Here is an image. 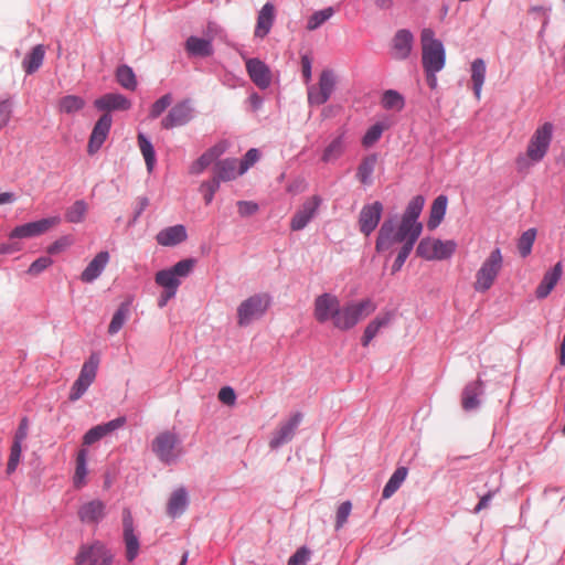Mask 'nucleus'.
I'll list each match as a JSON object with an SVG mask.
<instances>
[{
	"label": "nucleus",
	"instance_id": "f257e3e1",
	"mask_svg": "<svg viewBox=\"0 0 565 565\" xmlns=\"http://www.w3.org/2000/svg\"><path fill=\"white\" fill-rule=\"evenodd\" d=\"M422 231L401 218L390 217L383 222L379 231L375 248L377 252L391 250L396 244L414 247Z\"/></svg>",
	"mask_w": 565,
	"mask_h": 565
},
{
	"label": "nucleus",
	"instance_id": "f03ea898",
	"mask_svg": "<svg viewBox=\"0 0 565 565\" xmlns=\"http://www.w3.org/2000/svg\"><path fill=\"white\" fill-rule=\"evenodd\" d=\"M553 129L551 122H545L536 128L529 140L525 153L519 154L515 159V167L519 172H527L544 159L552 142Z\"/></svg>",
	"mask_w": 565,
	"mask_h": 565
},
{
	"label": "nucleus",
	"instance_id": "7ed1b4c3",
	"mask_svg": "<svg viewBox=\"0 0 565 565\" xmlns=\"http://www.w3.org/2000/svg\"><path fill=\"white\" fill-rule=\"evenodd\" d=\"M375 309L376 305L370 298L349 301L344 306H340L333 327L340 331L351 330L360 321L373 313Z\"/></svg>",
	"mask_w": 565,
	"mask_h": 565
},
{
	"label": "nucleus",
	"instance_id": "20e7f679",
	"mask_svg": "<svg viewBox=\"0 0 565 565\" xmlns=\"http://www.w3.org/2000/svg\"><path fill=\"white\" fill-rule=\"evenodd\" d=\"M420 42L424 70L441 71L446 64V51L443 42L435 38V32L429 28L422 31Z\"/></svg>",
	"mask_w": 565,
	"mask_h": 565
},
{
	"label": "nucleus",
	"instance_id": "39448f33",
	"mask_svg": "<svg viewBox=\"0 0 565 565\" xmlns=\"http://www.w3.org/2000/svg\"><path fill=\"white\" fill-rule=\"evenodd\" d=\"M503 268V256L500 248H494L481 263L475 276L473 289L484 294L491 289Z\"/></svg>",
	"mask_w": 565,
	"mask_h": 565
},
{
	"label": "nucleus",
	"instance_id": "423d86ee",
	"mask_svg": "<svg viewBox=\"0 0 565 565\" xmlns=\"http://www.w3.org/2000/svg\"><path fill=\"white\" fill-rule=\"evenodd\" d=\"M151 450L163 465L175 463L183 455V448L177 433L164 430L151 443Z\"/></svg>",
	"mask_w": 565,
	"mask_h": 565
},
{
	"label": "nucleus",
	"instance_id": "0eeeda50",
	"mask_svg": "<svg viewBox=\"0 0 565 565\" xmlns=\"http://www.w3.org/2000/svg\"><path fill=\"white\" fill-rule=\"evenodd\" d=\"M194 265V259H182L170 268L159 270L154 276V281L164 290L178 292L182 279L192 273Z\"/></svg>",
	"mask_w": 565,
	"mask_h": 565
},
{
	"label": "nucleus",
	"instance_id": "6e6552de",
	"mask_svg": "<svg viewBox=\"0 0 565 565\" xmlns=\"http://www.w3.org/2000/svg\"><path fill=\"white\" fill-rule=\"evenodd\" d=\"M270 306V297L265 294H257L248 297L237 307V323L241 327L249 326L253 321L260 319Z\"/></svg>",
	"mask_w": 565,
	"mask_h": 565
},
{
	"label": "nucleus",
	"instance_id": "1a4fd4ad",
	"mask_svg": "<svg viewBox=\"0 0 565 565\" xmlns=\"http://www.w3.org/2000/svg\"><path fill=\"white\" fill-rule=\"evenodd\" d=\"M456 249L457 243L454 239L425 237L417 245L416 253L426 260H445L449 259Z\"/></svg>",
	"mask_w": 565,
	"mask_h": 565
},
{
	"label": "nucleus",
	"instance_id": "9d476101",
	"mask_svg": "<svg viewBox=\"0 0 565 565\" xmlns=\"http://www.w3.org/2000/svg\"><path fill=\"white\" fill-rule=\"evenodd\" d=\"M99 355L92 353L82 365L81 372L76 381L73 383L68 398L71 402L78 401L94 383L99 366Z\"/></svg>",
	"mask_w": 565,
	"mask_h": 565
},
{
	"label": "nucleus",
	"instance_id": "9b49d317",
	"mask_svg": "<svg viewBox=\"0 0 565 565\" xmlns=\"http://www.w3.org/2000/svg\"><path fill=\"white\" fill-rule=\"evenodd\" d=\"M337 78L332 70H323L318 83L307 87L308 104L320 106L326 104L335 89Z\"/></svg>",
	"mask_w": 565,
	"mask_h": 565
},
{
	"label": "nucleus",
	"instance_id": "f8f14e48",
	"mask_svg": "<svg viewBox=\"0 0 565 565\" xmlns=\"http://www.w3.org/2000/svg\"><path fill=\"white\" fill-rule=\"evenodd\" d=\"M341 301L332 292H323L316 297L313 301V317L319 323L331 322L334 326Z\"/></svg>",
	"mask_w": 565,
	"mask_h": 565
},
{
	"label": "nucleus",
	"instance_id": "ddd939ff",
	"mask_svg": "<svg viewBox=\"0 0 565 565\" xmlns=\"http://www.w3.org/2000/svg\"><path fill=\"white\" fill-rule=\"evenodd\" d=\"M114 555L111 552L99 541L90 545L81 546L76 557V565H110Z\"/></svg>",
	"mask_w": 565,
	"mask_h": 565
},
{
	"label": "nucleus",
	"instance_id": "4468645a",
	"mask_svg": "<svg viewBox=\"0 0 565 565\" xmlns=\"http://www.w3.org/2000/svg\"><path fill=\"white\" fill-rule=\"evenodd\" d=\"M61 217L58 215L41 218L15 226L10 233L9 238H32L46 233L50 228L58 225Z\"/></svg>",
	"mask_w": 565,
	"mask_h": 565
},
{
	"label": "nucleus",
	"instance_id": "2eb2a0df",
	"mask_svg": "<svg viewBox=\"0 0 565 565\" xmlns=\"http://www.w3.org/2000/svg\"><path fill=\"white\" fill-rule=\"evenodd\" d=\"M301 420L302 415L300 413H295L286 422L281 423L279 427L273 433V436L269 440V447L276 450L291 441Z\"/></svg>",
	"mask_w": 565,
	"mask_h": 565
},
{
	"label": "nucleus",
	"instance_id": "dca6fc26",
	"mask_svg": "<svg viewBox=\"0 0 565 565\" xmlns=\"http://www.w3.org/2000/svg\"><path fill=\"white\" fill-rule=\"evenodd\" d=\"M122 536L126 547V557L128 562H132L139 554L140 542L135 532L134 519L129 509L122 511Z\"/></svg>",
	"mask_w": 565,
	"mask_h": 565
},
{
	"label": "nucleus",
	"instance_id": "f3484780",
	"mask_svg": "<svg viewBox=\"0 0 565 565\" xmlns=\"http://www.w3.org/2000/svg\"><path fill=\"white\" fill-rule=\"evenodd\" d=\"M193 107L191 100L186 99L175 104L162 119L161 126L164 129H172L186 125L193 118Z\"/></svg>",
	"mask_w": 565,
	"mask_h": 565
},
{
	"label": "nucleus",
	"instance_id": "a211bd4d",
	"mask_svg": "<svg viewBox=\"0 0 565 565\" xmlns=\"http://www.w3.org/2000/svg\"><path fill=\"white\" fill-rule=\"evenodd\" d=\"M320 204L321 199L318 195L307 199L292 216L290 221V228L292 231L303 230L317 215Z\"/></svg>",
	"mask_w": 565,
	"mask_h": 565
},
{
	"label": "nucleus",
	"instance_id": "6ab92c4d",
	"mask_svg": "<svg viewBox=\"0 0 565 565\" xmlns=\"http://www.w3.org/2000/svg\"><path fill=\"white\" fill-rule=\"evenodd\" d=\"M414 46V35L409 30H398L393 39L391 45V56L396 61H404L412 54Z\"/></svg>",
	"mask_w": 565,
	"mask_h": 565
},
{
	"label": "nucleus",
	"instance_id": "aec40b11",
	"mask_svg": "<svg viewBox=\"0 0 565 565\" xmlns=\"http://www.w3.org/2000/svg\"><path fill=\"white\" fill-rule=\"evenodd\" d=\"M113 124V118L109 114H104L94 125L90 134L87 151L89 154L96 153L107 139Z\"/></svg>",
	"mask_w": 565,
	"mask_h": 565
},
{
	"label": "nucleus",
	"instance_id": "412c9836",
	"mask_svg": "<svg viewBox=\"0 0 565 565\" xmlns=\"http://www.w3.org/2000/svg\"><path fill=\"white\" fill-rule=\"evenodd\" d=\"M382 213L383 205L379 201L364 205L359 216L360 231L370 235L377 227Z\"/></svg>",
	"mask_w": 565,
	"mask_h": 565
},
{
	"label": "nucleus",
	"instance_id": "4be33fe9",
	"mask_svg": "<svg viewBox=\"0 0 565 565\" xmlns=\"http://www.w3.org/2000/svg\"><path fill=\"white\" fill-rule=\"evenodd\" d=\"M246 71L253 83L260 89H266L271 84L269 67L258 58L246 60Z\"/></svg>",
	"mask_w": 565,
	"mask_h": 565
},
{
	"label": "nucleus",
	"instance_id": "5701e85b",
	"mask_svg": "<svg viewBox=\"0 0 565 565\" xmlns=\"http://www.w3.org/2000/svg\"><path fill=\"white\" fill-rule=\"evenodd\" d=\"M394 317L395 313L393 311H384L371 320L364 329L362 345L367 347L382 329L388 327L392 323Z\"/></svg>",
	"mask_w": 565,
	"mask_h": 565
},
{
	"label": "nucleus",
	"instance_id": "b1692460",
	"mask_svg": "<svg viewBox=\"0 0 565 565\" xmlns=\"http://www.w3.org/2000/svg\"><path fill=\"white\" fill-rule=\"evenodd\" d=\"M106 516V505L100 500L83 503L78 509V518L83 523L97 524Z\"/></svg>",
	"mask_w": 565,
	"mask_h": 565
},
{
	"label": "nucleus",
	"instance_id": "393cba45",
	"mask_svg": "<svg viewBox=\"0 0 565 565\" xmlns=\"http://www.w3.org/2000/svg\"><path fill=\"white\" fill-rule=\"evenodd\" d=\"M109 253L106 250L97 253L82 271L81 280L86 284L95 281L105 270L107 264L109 263Z\"/></svg>",
	"mask_w": 565,
	"mask_h": 565
},
{
	"label": "nucleus",
	"instance_id": "a878e982",
	"mask_svg": "<svg viewBox=\"0 0 565 565\" xmlns=\"http://www.w3.org/2000/svg\"><path fill=\"white\" fill-rule=\"evenodd\" d=\"M94 106L103 111L127 110L131 107V102L121 94L108 93L97 98Z\"/></svg>",
	"mask_w": 565,
	"mask_h": 565
},
{
	"label": "nucleus",
	"instance_id": "bb28decb",
	"mask_svg": "<svg viewBox=\"0 0 565 565\" xmlns=\"http://www.w3.org/2000/svg\"><path fill=\"white\" fill-rule=\"evenodd\" d=\"M483 393V383L480 380L468 383L461 394V405L467 412L477 409L480 404V396Z\"/></svg>",
	"mask_w": 565,
	"mask_h": 565
},
{
	"label": "nucleus",
	"instance_id": "cd10ccee",
	"mask_svg": "<svg viewBox=\"0 0 565 565\" xmlns=\"http://www.w3.org/2000/svg\"><path fill=\"white\" fill-rule=\"evenodd\" d=\"M188 237L184 225L178 224L162 228L157 235V243L161 246L170 247L184 242Z\"/></svg>",
	"mask_w": 565,
	"mask_h": 565
},
{
	"label": "nucleus",
	"instance_id": "c85d7f7f",
	"mask_svg": "<svg viewBox=\"0 0 565 565\" xmlns=\"http://www.w3.org/2000/svg\"><path fill=\"white\" fill-rule=\"evenodd\" d=\"M225 145L217 143L207 149L199 159H196L189 168L191 174H201L207 167H210L216 159L225 152Z\"/></svg>",
	"mask_w": 565,
	"mask_h": 565
},
{
	"label": "nucleus",
	"instance_id": "c756f323",
	"mask_svg": "<svg viewBox=\"0 0 565 565\" xmlns=\"http://www.w3.org/2000/svg\"><path fill=\"white\" fill-rule=\"evenodd\" d=\"M188 505L189 493L185 488L180 487L171 493L167 504V513L173 519L179 518L185 512Z\"/></svg>",
	"mask_w": 565,
	"mask_h": 565
},
{
	"label": "nucleus",
	"instance_id": "7c9ffc66",
	"mask_svg": "<svg viewBox=\"0 0 565 565\" xmlns=\"http://www.w3.org/2000/svg\"><path fill=\"white\" fill-rule=\"evenodd\" d=\"M563 274V265L561 262L555 264V266L545 273L542 281L536 288L535 295L539 299L546 298L551 291L554 289L558 280L561 279Z\"/></svg>",
	"mask_w": 565,
	"mask_h": 565
},
{
	"label": "nucleus",
	"instance_id": "2f4dec72",
	"mask_svg": "<svg viewBox=\"0 0 565 565\" xmlns=\"http://www.w3.org/2000/svg\"><path fill=\"white\" fill-rule=\"evenodd\" d=\"M214 172V178L220 182L231 181L244 174L243 172H241L238 160L232 158L218 161L215 164Z\"/></svg>",
	"mask_w": 565,
	"mask_h": 565
},
{
	"label": "nucleus",
	"instance_id": "473e14b6",
	"mask_svg": "<svg viewBox=\"0 0 565 565\" xmlns=\"http://www.w3.org/2000/svg\"><path fill=\"white\" fill-rule=\"evenodd\" d=\"M275 20V7L273 3L267 2L263 6L258 12L257 23L255 28V36L265 38L274 24Z\"/></svg>",
	"mask_w": 565,
	"mask_h": 565
},
{
	"label": "nucleus",
	"instance_id": "72a5a7b5",
	"mask_svg": "<svg viewBox=\"0 0 565 565\" xmlns=\"http://www.w3.org/2000/svg\"><path fill=\"white\" fill-rule=\"evenodd\" d=\"M347 147V132L342 130L338 135H335L328 146L324 148L322 153V160L324 162H332L338 160L345 150Z\"/></svg>",
	"mask_w": 565,
	"mask_h": 565
},
{
	"label": "nucleus",
	"instance_id": "f704fd0d",
	"mask_svg": "<svg viewBox=\"0 0 565 565\" xmlns=\"http://www.w3.org/2000/svg\"><path fill=\"white\" fill-rule=\"evenodd\" d=\"M425 205L423 195L414 196L402 215V220L423 232V224L418 221Z\"/></svg>",
	"mask_w": 565,
	"mask_h": 565
},
{
	"label": "nucleus",
	"instance_id": "c9c22d12",
	"mask_svg": "<svg viewBox=\"0 0 565 565\" xmlns=\"http://www.w3.org/2000/svg\"><path fill=\"white\" fill-rule=\"evenodd\" d=\"M471 81L473 94L477 100L481 98L482 87L486 81L487 66L486 62L482 58H476L472 61L471 66Z\"/></svg>",
	"mask_w": 565,
	"mask_h": 565
},
{
	"label": "nucleus",
	"instance_id": "e433bc0d",
	"mask_svg": "<svg viewBox=\"0 0 565 565\" xmlns=\"http://www.w3.org/2000/svg\"><path fill=\"white\" fill-rule=\"evenodd\" d=\"M447 204H448V199L444 194L438 195L434 200V202L430 206L429 218L427 222V227L429 230H435L440 225V223L443 222V220L445 217L446 211H447Z\"/></svg>",
	"mask_w": 565,
	"mask_h": 565
},
{
	"label": "nucleus",
	"instance_id": "4c0bfd02",
	"mask_svg": "<svg viewBox=\"0 0 565 565\" xmlns=\"http://www.w3.org/2000/svg\"><path fill=\"white\" fill-rule=\"evenodd\" d=\"M186 51L190 55L205 57L213 53V45L211 40L201 39L198 36H190L185 43Z\"/></svg>",
	"mask_w": 565,
	"mask_h": 565
},
{
	"label": "nucleus",
	"instance_id": "58836bf2",
	"mask_svg": "<svg viewBox=\"0 0 565 565\" xmlns=\"http://www.w3.org/2000/svg\"><path fill=\"white\" fill-rule=\"evenodd\" d=\"M138 146L145 159L147 171L151 173L156 167V151L150 139L142 132L138 134Z\"/></svg>",
	"mask_w": 565,
	"mask_h": 565
},
{
	"label": "nucleus",
	"instance_id": "ea45409f",
	"mask_svg": "<svg viewBox=\"0 0 565 565\" xmlns=\"http://www.w3.org/2000/svg\"><path fill=\"white\" fill-rule=\"evenodd\" d=\"M407 473L408 470L405 467H399L393 472L383 489V499H390L401 488L407 477Z\"/></svg>",
	"mask_w": 565,
	"mask_h": 565
},
{
	"label": "nucleus",
	"instance_id": "a19ab883",
	"mask_svg": "<svg viewBox=\"0 0 565 565\" xmlns=\"http://www.w3.org/2000/svg\"><path fill=\"white\" fill-rule=\"evenodd\" d=\"M45 55L44 46L39 44L24 57L22 66L26 74H32L40 68Z\"/></svg>",
	"mask_w": 565,
	"mask_h": 565
},
{
	"label": "nucleus",
	"instance_id": "79ce46f5",
	"mask_svg": "<svg viewBox=\"0 0 565 565\" xmlns=\"http://www.w3.org/2000/svg\"><path fill=\"white\" fill-rule=\"evenodd\" d=\"M87 456L86 449H81L76 457V468L73 477L75 488H82L86 484V477L88 473L87 469Z\"/></svg>",
	"mask_w": 565,
	"mask_h": 565
},
{
	"label": "nucleus",
	"instance_id": "37998d69",
	"mask_svg": "<svg viewBox=\"0 0 565 565\" xmlns=\"http://www.w3.org/2000/svg\"><path fill=\"white\" fill-rule=\"evenodd\" d=\"M381 105L386 110L401 111L405 107V98L397 90L387 89L382 95Z\"/></svg>",
	"mask_w": 565,
	"mask_h": 565
},
{
	"label": "nucleus",
	"instance_id": "c03bdc74",
	"mask_svg": "<svg viewBox=\"0 0 565 565\" xmlns=\"http://www.w3.org/2000/svg\"><path fill=\"white\" fill-rule=\"evenodd\" d=\"M86 105L84 98L77 95H66L58 100L60 113L73 115L82 110Z\"/></svg>",
	"mask_w": 565,
	"mask_h": 565
},
{
	"label": "nucleus",
	"instance_id": "a18cd8bd",
	"mask_svg": "<svg viewBox=\"0 0 565 565\" xmlns=\"http://www.w3.org/2000/svg\"><path fill=\"white\" fill-rule=\"evenodd\" d=\"M376 161V154H370L361 161L358 168L356 178L362 184L369 185L372 183V174L374 172Z\"/></svg>",
	"mask_w": 565,
	"mask_h": 565
},
{
	"label": "nucleus",
	"instance_id": "49530a36",
	"mask_svg": "<svg viewBox=\"0 0 565 565\" xmlns=\"http://www.w3.org/2000/svg\"><path fill=\"white\" fill-rule=\"evenodd\" d=\"M130 307V302L129 301H126V302H122L118 309L115 311L113 318H111V321L108 326V333L114 335L116 333H118L121 328L124 327V324L126 323L128 317H129V309Z\"/></svg>",
	"mask_w": 565,
	"mask_h": 565
},
{
	"label": "nucleus",
	"instance_id": "de8ad7c7",
	"mask_svg": "<svg viewBox=\"0 0 565 565\" xmlns=\"http://www.w3.org/2000/svg\"><path fill=\"white\" fill-rule=\"evenodd\" d=\"M88 205L84 200L75 201L65 212V220L70 223H82L87 214Z\"/></svg>",
	"mask_w": 565,
	"mask_h": 565
},
{
	"label": "nucleus",
	"instance_id": "09e8293b",
	"mask_svg": "<svg viewBox=\"0 0 565 565\" xmlns=\"http://www.w3.org/2000/svg\"><path fill=\"white\" fill-rule=\"evenodd\" d=\"M116 78L120 86L128 90H135L137 88L135 72L128 65H121L117 68Z\"/></svg>",
	"mask_w": 565,
	"mask_h": 565
},
{
	"label": "nucleus",
	"instance_id": "8fccbe9b",
	"mask_svg": "<svg viewBox=\"0 0 565 565\" xmlns=\"http://www.w3.org/2000/svg\"><path fill=\"white\" fill-rule=\"evenodd\" d=\"M334 14V10L329 7L322 10L316 11L307 22V29L309 31L317 30L326 21H328Z\"/></svg>",
	"mask_w": 565,
	"mask_h": 565
},
{
	"label": "nucleus",
	"instance_id": "3c124183",
	"mask_svg": "<svg viewBox=\"0 0 565 565\" xmlns=\"http://www.w3.org/2000/svg\"><path fill=\"white\" fill-rule=\"evenodd\" d=\"M536 237V230L535 228H529L525 231L519 242H518V248L522 257H526L531 254L534 241Z\"/></svg>",
	"mask_w": 565,
	"mask_h": 565
},
{
	"label": "nucleus",
	"instance_id": "603ef678",
	"mask_svg": "<svg viewBox=\"0 0 565 565\" xmlns=\"http://www.w3.org/2000/svg\"><path fill=\"white\" fill-rule=\"evenodd\" d=\"M385 128L386 127L381 122H376L373 126H371L362 138V145L366 148L375 145L381 139Z\"/></svg>",
	"mask_w": 565,
	"mask_h": 565
},
{
	"label": "nucleus",
	"instance_id": "864d4df0",
	"mask_svg": "<svg viewBox=\"0 0 565 565\" xmlns=\"http://www.w3.org/2000/svg\"><path fill=\"white\" fill-rule=\"evenodd\" d=\"M352 512V502L347 500L343 501L335 511V531L341 530L348 522V519Z\"/></svg>",
	"mask_w": 565,
	"mask_h": 565
},
{
	"label": "nucleus",
	"instance_id": "5fc2aeb1",
	"mask_svg": "<svg viewBox=\"0 0 565 565\" xmlns=\"http://www.w3.org/2000/svg\"><path fill=\"white\" fill-rule=\"evenodd\" d=\"M22 444L12 443L10 448V455L7 463V473L11 475L13 473L21 460L22 457Z\"/></svg>",
	"mask_w": 565,
	"mask_h": 565
},
{
	"label": "nucleus",
	"instance_id": "6e6d98bb",
	"mask_svg": "<svg viewBox=\"0 0 565 565\" xmlns=\"http://www.w3.org/2000/svg\"><path fill=\"white\" fill-rule=\"evenodd\" d=\"M172 103V96L170 94H166L156 100L151 108L149 116L150 118H158Z\"/></svg>",
	"mask_w": 565,
	"mask_h": 565
},
{
	"label": "nucleus",
	"instance_id": "4d7b16f0",
	"mask_svg": "<svg viewBox=\"0 0 565 565\" xmlns=\"http://www.w3.org/2000/svg\"><path fill=\"white\" fill-rule=\"evenodd\" d=\"M73 243L74 239L71 235H64L47 247V253L53 255L58 254L67 249L70 246H72Z\"/></svg>",
	"mask_w": 565,
	"mask_h": 565
},
{
	"label": "nucleus",
	"instance_id": "13d9d810",
	"mask_svg": "<svg viewBox=\"0 0 565 565\" xmlns=\"http://www.w3.org/2000/svg\"><path fill=\"white\" fill-rule=\"evenodd\" d=\"M220 184L221 182L215 178L201 184V190L204 192V201L206 204L212 203L215 193L220 189Z\"/></svg>",
	"mask_w": 565,
	"mask_h": 565
},
{
	"label": "nucleus",
	"instance_id": "bf43d9fd",
	"mask_svg": "<svg viewBox=\"0 0 565 565\" xmlns=\"http://www.w3.org/2000/svg\"><path fill=\"white\" fill-rule=\"evenodd\" d=\"M53 264L52 258L47 256L35 259L28 268V274L38 276Z\"/></svg>",
	"mask_w": 565,
	"mask_h": 565
},
{
	"label": "nucleus",
	"instance_id": "052dcab7",
	"mask_svg": "<svg viewBox=\"0 0 565 565\" xmlns=\"http://www.w3.org/2000/svg\"><path fill=\"white\" fill-rule=\"evenodd\" d=\"M126 423L125 417H117L113 420H109L108 423L97 425V429L100 430L102 436L105 437L109 435L110 433L121 428Z\"/></svg>",
	"mask_w": 565,
	"mask_h": 565
},
{
	"label": "nucleus",
	"instance_id": "680f3d73",
	"mask_svg": "<svg viewBox=\"0 0 565 565\" xmlns=\"http://www.w3.org/2000/svg\"><path fill=\"white\" fill-rule=\"evenodd\" d=\"M126 423L125 417H117L113 420H109L108 423L97 425V429L100 430L102 436L105 437L109 435L110 433L121 428Z\"/></svg>",
	"mask_w": 565,
	"mask_h": 565
},
{
	"label": "nucleus",
	"instance_id": "e2e57ef3",
	"mask_svg": "<svg viewBox=\"0 0 565 565\" xmlns=\"http://www.w3.org/2000/svg\"><path fill=\"white\" fill-rule=\"evenodd\" d=\"M126 423L125 417H117L113 420H109L108 423L97 425V429L100 430L102 436L105 437L109 435L110 433L121 428Z\"/></svg>",
	"mask_w": 565,
	"mask_h": 565
},
{
	"label": "nucleus",
	"instance_id": "0e129e2a",
	"mask_svg": "<svg viewBox=\"0 0 565 565\" xmlns=\"http://www.w3.org/2000/svg\"><path fill=\"white\" fill-rule=\"evenodd\" d=\"M259 159V152L257 149H249L244 158L238 161L241 172L245 173L252 166H254Z\"/></svg>",
	"mask_w": 565,
	"mask_h": 565
},
{
	"label": "nucleus",
	"instance_id": "69168bd1",
	"mask_svg": "<svg viewBox=\"0 0 565 565\" xmlns=\"http://www.w3.org/2000/svg\"><path fill=\"white\" fill-rule=\"evenodd\" d=\"M413 248L414 247H409V246L401 247V249L398 250V254L393 263V266H392L393 273L401 270V268L405 264V262H406L407 257L409 256L411 252L413 250Z\"/></svg>",
	"mask_w": 565,
	"mask_h": 565
},
{
	"label": "nucleus",
	"instance_id": "338daca9",
	"mask_svg": "<svg viewBox=\"0 0 565 565\" xmlns=\"http://www.w3.org/2000/svg\"><path fill=\"white\" fill-rule=\"evenodd\" d=\"M218 399L225 405H234L236 402L235 391L231 386H224L218 392Z\"/></svg>",
	"mask_w": 565,
	"mask_h": 565
},
{
	"label": "nucleus",
	"instance_id": "774afa93",
	"mask_svg": "<svg viewBox=\"0 0 565 565\" xmlns=\"http://www.w3.org/2000/svg\"><path fill=\"white\" fill-rule=\"evenodd\" d=\"M309 561V552L306 548L298 550L288 561V565H306Z\"/></svg>",
	"mask_w": 565,
	"mask_h": 565
}]
</instances>
